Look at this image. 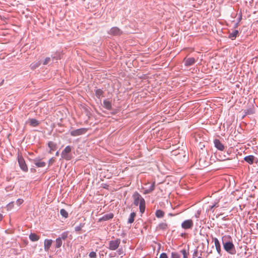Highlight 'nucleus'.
<instances>
[{"label": "nucleus", "instance_id": "21", "mask_svg": "<svg viewBox=\"0 0 258 258\" xmlns=\"http://www.w3.org/2000/svg\"><path fill=\"white\" fill-rule=\"evenodd\" d=\"M155 188V182H154L150 187L145 191V194H149L154 190Z\"/></svg>", "mask_w": 258, "mask_h": 258}, {"label": "nucleus", "instance_id": "23", "mask_svg": "<svg viewBox=\"0 0 258 258\" xmlns=\"http://www.w3.org/2000/svg\"><path fill=\"white\" fill-rule=\"evenodd\" d=\"M164 213L160 210H158L156 212V216L157 218H162L163 217Z\"/></svg>", "mask_w": 258, "mask_h": 258}, {"label": "nucleus", "instance_id": "20", "mask_svg": "<svg viewBox=\"0 0 258 258\" xmlns=\"http://www.w3.org/2000/svg\"><path fill=\"white\" fill-rule=\"evenodd\" d=\"M136 214L135 213H134V212L130 214V217L128 219V223H132L134 221L135 217H136Z\"/></svg>", "mask_w": 258, "mask_h": 258}, {"label": "nucleus", "instance_id": "3", "mask_svg": "<svg viewBox=\"0 0 258 258\" xmlns=\"http://www.w3.org/2000/svg\"><path fill=\"white\" fill-rule=\"evenodd\" d=\"M224 249L228 253L233 254L235 252L234 245L232 242L223 243Z\"/></svg>", "mask_w": 258, "mask_h": 258}, {"label": "nucleus", "instance_id": "17", "mask_svg": "<svg viewBox=\"0 0 258 258\" xmlns=\"http://www.w3.org/2000/svg\"><path fill=\"white\" fill-rule=\"evenodd\" d=\"M29 238L32 241H36L39 240V236L35 233H31L29 235Z\"/></svg>", "mask_w": 258, "mask_h": 258}, {"label": "nucleus", "instance_id": "4", "mask_svg": "<svg viewBox=\"0 0 258 258\" xmlns=\"http://www.w3.org/2000/svg\"><path fill=\"white\" fill-rule=\"evenodd\" d=\"M72 150V148L70 146H67L62 151L61 155V157L67 160H69L71 159V156L70 154Z\"/></svg>", "mask_w": 258, "mask_h": 258}, {"label": "nucleus", "instance_id": "29", "mask_svg": "<svg viewBox=\"0 0 258 258\" xmlns=\"http://www.w3.org/2000/svg\"><path fill=\"white\" fill-rule=\"evenodd\" d=\"M89 256L90 258H96L97 255L95 252L92 251L89 253Z\"/></svg>", "mask_w": 258, "mask_h": 258}, {"label": "nucleus", "instance_id": "30", "mask_svg": "<svg viewBox=\"0 0 258 258\" xmlns=\"http://www.w3.org/2000/svg\"><path fill=\"white\" fill-rule=\"evenodd\" d=\"M181 252L183 255V258H187L186 250L185 249H182Z\"/></svg>", "mask_w": 258, "mask_h": 258}, {"label": "nucleus", "instance_id": "9", "mask_svg": "<svg viewBox=\"0 0 258 258\" xmlns=\"http://www.w3.org/2000/svg\"><path fill=\"white\" fill-rule=\"evenodd\" d=\"M215 147L220 150L223 151L224 149V146L223 144L218 139H215L214 141Z\"/></svg>", "mask_w": 258, "mask_h": 258}, {"label": "nucleus", "instance_id": "45", "mask_svg": "<svg viewBox=\"0 0 258 258\" xmlns=\"http://www.w3.org/2000/svg\"><path fill=\"white\" fill-rule=\"evenodd\" d=\"M198 258H202V257H200V256H199V257H198Z\"/></svg>", "mask_w": 258, "mask_h": 258}, {"label": "nucleus", "instance_id": "5", "mask_svg": "<svg viewBox=\"0 0 258 258\" xmlns=\"http://www.w3.org/2000/svg\"><path fill=\"white\" fill-rule=\"evenodd\" d=\"M18 161L20 168L24 172H27L28 169V167L26 164L24 159L21 155H18Z\"/></svg>", "mask_w": 258, "mask_h": 258}, {"label": "nucleus", "instance_id": "14", "mask_svg": "<svg viewBox=\"0 0 258 258\" xmlns=\"http://www.w3.org/2000/svg\"><path fill=\"white\" fill-rule=\"evenodd\" d=\"M214 243L217 252L220 253L221 251V245L218 239L216 238H214Z\"/></svg>", "mask_w": 258, "mask_h": 258}, {"label": "nucleus", "instance_id": "35", "mask_svg": "<svg viewBox=\"0 0 258 258\" xmlns=\"http://www.w3.org/2000/svg\"><path fill=\"white\" fill-rule=\"evenodd\" d=\"M218 206V202L216 203L215 204L211 206L210 210L212 211V212H214V210H213L214 207H217Z\"/></svg>", "mask_w": 258, "mask_h": 258}, {"label": "nucleus", "instance_id": "27", "mask_svg": "<svg viewBox=\"0 0 258 258\" xmlns=\"http://www.w3.org/2000/svg\"><path fill=\"white\" fill-rule=\"evenodd\" d=\"M238 33V32L237 30H235L233 33L230 34L229 37L231 38H235Z\"/></svg>", "mask_w": 258, "mask_h": 258}, {"label": "nucleus", "instance_id": "42", "mask_svg": "<svg viewBox=\"0 0 258 258\" xmlns=\"http://www.w3.org/2000/svg\"><path fill=\"white\" fill-rule=\"evenodd\" d=\"M55 155L57 156L59 155V152L58 151L56 152Z\"/></svg>", "mask_w": 258, "mask_h": 258}, {"label": "nucleus", "instance_id": "40", "mask_svg": "<svg viewBox=\"0 0 258 258\" xmlns=\"http://www.w3.org/2000/svg\"><path fill=\"white\" fill-rule=\"evenodd\" d=\"M222 215V213H220V214H218V215L217 216V217H218Z\"/></svg>", "mask_w": 258, "mask_h": 258}, {"label": "nucleus", "instance_id": "7", "mask_svg": "<svg viewBox=\"0 0 258 258\" xmlns=\"http://www.w3.org/2000/svg\"><path fill=\"white\" fill-rule=\"evenodd\" d=\"M193 226V222L191 220H186L184 221L181 224V227L182 228L187 229H190Z\"/></svg>", "mask_w": 258, "mask_h": 258}, {"label": "nucleus", "instance_id": "11", "mask_svg": "<svg viewBox=\"0 0 258 258\" xmlns=\"http://www.w3.org/2000/svg\"><path fill=\"white\" fill-rule=\"evenodd\" d=\"M184 61L185 65L186 66H191L195 62V59L194 57L185 58Z\"/></svg>", "mask_w": 258, "mask_h": 258}, {"label": "nucleus", "instance_id": "39", "mask_svg": "<svg viewBox=\"0 0 258 258\" xmlns=\"http://www.w3.org/2000/svg\"><path fill=\"white\" fill-rule=\"evenodd\" d=\"M117 253L119 255H121L123 254V252L121 249H119L117 251Z\"/></svg>", "mask_w": 258, "mask_h": 258}, {"label": "nucleus", "instance_id": "34", "mask_svg": "<svg viewBox=\"0 0 258 258\" xmlns=\"http://www.w3.org/2000/svg\"><path fill=\"white\" fill-rule=\"evenodd\" d=\"M55 162V159L54 158H51L49 159L48 162L49 165H51Z\"/></svg>", "mask_w": 258, "mask_h": 258}, {"label": "nucleus", "instance_id": "18", "mask_svg": "<svg viewBox=\"0 0 258 258\" xmlns=\"http://www.w3.org/2000/svg\"><path fill=\"white\" fill-rule=\"evenodd\" d=\"M244 160L246 162H247V163H248L249 164H251L253 162L254 157L252 155H249V156H246L244 158Z\"/></svg>", "mask_w": 258, "mask_h": 258}, {"label": "nucleus", "instance_id": "2", "mask_svg": "<svg viewBox=\"0 0 258 258\" xmlns=\"http://www.w3.org/2000/svg\"><path fill=\"white\" fill-rule=\"evenodd\" d=\"M120 243V239L116 238L109 242L108 248L111 250H116Z\"/></svg>", "mask_w": 258, "mask_h": 258}, {"label": "nucleus", "instance_id": "19", "mask_svg": "<svg viewBox=\"0 0 258 258\" xmlns=\"http://www.w3.org/2000/svg\"><path fill=\"white\" fill-rule=\"evenodd\" d=\"M168 228V225L166 223H161L159 224L158 228L161 230H165Z\"/></svg>", "mask_w": 258, "mask_h": 258}, {"label": "nucleus", "instance_id": "32", "mask_svg": "<svg viewBox=\"0 0 258 258\" xmlns=\"http://www.w3.org/2000/svg\"><path fill=\"white\" fill-rule=\"evenodd\" d=\"M50 57H46L44 59V61L43 62V64L44 65H46V64H48L50 62Z\"/></svg>", "mask_w": 258, "mask_h": 258}, {"label": "nucleus", "instance_id": "31", "mask_svg": "<svg viewBox=\"0 0 258 258\" xmlns=\"http://www.w3.org/2000/svg\"><path fill=\"white\" fill-rule=\"evenodd\" d=\"M179 255L176 252L171 253V258H179Z\"/></svg>", "mask_w": 258, "mask_h": 258}, {"label": "nucleus", "instance_id": "28", "mask_svg": "<svg viewBox=\"0 0 258 258\" xmlns=\"http://www.w3.org/2000/svg\"><path fill=\"white\" fill-rule=\"evenodd\" d=\"M84 226V224H81L79 226H77L75 227V230L76 231H80L82 230V228Z\"/></svg>", "mask_w": 258, "mask_h": 258}, {"label": "nucleus", "instance_id": "8", "mask_svg": "<svg viewBox=\"0 0 258 258\" xmlns=\"http://www.w3.org/2000/svg\"><path fill=\"white\" fill-rule=\"evenodd\" d=\"M108 33L113 35H120L122 34L121 31L117 27L112 28Z\"/></svg>", "mask_w": 258, "mask_h": 258}, {"label": "nucleus", "instance_id": "16", "mask_svg": "<svg viewBox=\"0 0 258 258\" xmlns=\"http://www.w3.org/2000/svg\"><path fill=\"white\" fill-rule=\"evenodd\" d=\"M48 146L50 148L49 152L51 153L52 151L55 150L56 148V145L52 142H49L48 143Z\"/></svg>", "mask_w": 258, "mask_h": 258}, {"label": "nucleus", "instance_id": "44", "mask_svg": "<svg viewBox=\"0 0 258 258\" xmlns=\"http://www.w3.org/2000/svg\"><path fill=\"white\" fill-rule=\"evenodd\" d=\"M241 18V16H240V18H239V20H240Z\"/></svg>", "mask_w": 258, "mask_h": 258}, {"label": "nucleus", "instance_id": "43", "mask_svg": "<svg viewBox=\"0 0 258 258\" xmlns=\"http://www.w3.org/2000/svg\"><path fill=\"white\" fill-rule=\"evenodd\" d=\"M8 207H12V205H11V204H9V205L8 206Z\"/></svg>", "mask_w": 258, "mask_h": 258}, {"label": "nucleus", "instance_id": "38", "mask_svg": "<svg viewBox=\"0 0 258 258\" xmlns=\"http://www.w3.org/2000/svg\"><path fill=\"white\" fill-rule=\"evenodd\" d=\"M67 234H65V233H63L62 235H61V237L60 238H61V239H63L64 240L66 238H67Z\"/></svg>", "mask_w": 258, "mask_h": 258}, {"label": "nucleus", "instance_id": "33", "mask_svg": "<svg viewBox=\"0 0 258 258\" xmlns=\"http://www.w3.org/2000/svg\"><path fill=\"white\" fill-rule=\"evenodd\" d=\"M23 202L24 201L23 199H19L17 200L16 203L18 205L20 206L23 203Z\"/></svg>", "mask_w": 258, "mask_h": 258}, {"label": "nucleus", "instance_id": "13", "mask_svg": "<svg viewBox=\"0 0 258 258\" xmlns=\"http://www.w3.org/2000/svg\"><path fill=\"white\" fill-rule=\"evenodd\" d=\"M52 241L51 239H46L44 241V249L46 251H48L49 249Z\"/></svg>", "mask_w": 258, "mask_h": 258}, {"label": "nucleus", "instance_id": "37", "mask_svg": "<svg viewBox=\"0 0 258 258\" xmlns=\"http://www.w3.org/2000/svg\"><path fill=\"white\" fill-rule=\"evenodd\" d=\"M159 258H168V256L165 253H162L159 256Z\"/></svg>", "mask_w": 258, "mask_h": 258}, {"label": "nucleus", "instance_id": "26", "mask_svg": "<svg viewBox=\"0 0 258 258\" xmlns=\"http://www.w3.org/2000/svg\"><path fill=\"white\" fill-rule=\"evenodd\" d=\"M60 213L62 217H63L66 218L68 217V213L67 211L63 209H62L60 210Z\"/></svg>", "mask_w": 258, "mask_h": 258}, {"label": "nucleus", "instance_id": "12", "mask_svg": "<svg viewBox=\"0 0 258 258\" xmlns=\"http://www.w3.org/2000/svg\"><path fill=\"white\" fill-rule=\"evenodd\" d=\"M34 162L35 165L38 167H43L46 165L45 162L41 160H34Z\"/></svg>", "mask_w": 258, "mask_h": 258}, {"label": "nucleus", "instance_id": "10", "mask_svg": "<svg viewBox=\"0 0 258 258\" xmlns=\"http://www.w3.org/2000/svg\"><path fill=\"white\" fill-rule=\"evenodd\" d=\"M113 217V214L112 213H109L103 216L101 218L99 219V221H107L112 219Z\"/></svg>", "mask_w": 258, "mask_h": 258}, {"label": "nucleus", "instance_id": "24", "mask_svg": "<svg viewBox=\"0 0 258 258\" xmlns=\"http://www.w3.org/2000/svg\"><path fill=\"white\" fill-rule=\"evenodd\" d=\"M38 124V120L35 119H31L30 120V124L32 126H36Z\"/></svg>", "mask_w": 258, "mask_h": 258}, {"label": "nucleus", "instance_id": "25", "mask_svg": "<svg viewBox=\"0 0 258 258\" xmlns=\"http://www.w3.org/2000/svg\"><path fill=\"white\" fill-rule=\"evenodd\" d=\"M55 242H56V246H55L56 247L59 248L62 244L61 238L58 237V238H56Z\"/></svg>", "mask_w": 258, "mask_h": 258}, {"label": "nucleus", "instance_id": "36", "mask_svg": "<svg viewBox=\"0 0 258 258\" xmlns=\"http://www.w3.org/2000/svg\"><path fill=\"white\" fill-rule=\"evenodd\" d=\"M40 63L38 62V63H35V64H31V68L33 69H35L36 68H37V67H38L39 65H40Z\"/></svg>", "mask_w": 258, "mask_h": 258}, {"label": "nucleus", "instance_id": "15", "mask_svg": "<svg viewBox=\"0 0 258 258\" xmlns=\"http://www.w3.org/2000/svg\"><path fill=\"white\" fill-rule=\"evenodd\" d=\"M103 107L108 110H111L112 108L111 102L107 100H104L103 101Z\"/></svg>", "mask_w": 258, "mask_h": 258}, {"label": "nucleus", "instance_id": "1", "mask_svg": "<svg viewBox=\"0 0 258 258\" xmlns=\"http://www.w3.org/2000/svg\"><path fill=\"white\" fill-rule=\"evenodd\" d=\"M134 204L135 206H140V210L141 213H144L145 210V202L142 196L137 192L133 195Z\"/></svg>", "mask_w": 258, "mask_h": 258}, {"label": "nucleus", "instance_id": "41", "mask_svg": "<svg viewBox=\"0 0 258 258\" xmlns=\"http://www.w3.org/2000/svg\"><path fill=\"white\" fill-rule=\"evenodd\" d=\"M2 218H3V215L1 214H0V221L2 220Z\"/></svg>", "mask_w": 258, "mask_h": 258}, {"label": "nucleus", "instance_id": "6", "mask_svg": "<svg viewBox=\"0 0 258 258\" xmlns=\"http://www.w3.org/2000/svg\"><path fill=\"white\" fill-rule=\"evenodd\" d=\"M88 131L86 128H81L73 130L70 132V134L72 136L76 137L85 134Z\"/></svg>", "mask_w": 258, "mask_h": 258}, {"label": "nucleus", "instance_id": "22", "mask_svg": "<svg viewBox=\"0 0 258 258\" xmlns=\"http://www.w3.org/2000/svg\"><path fill=\"white\" fill-rule=\"evenodd\" d=\"M103 94V91L100 89H97L95 91V95L98 98H100L102 96Z\"/></svg>", "mask_w": 258, "mask_h": 258}]
</instances>
